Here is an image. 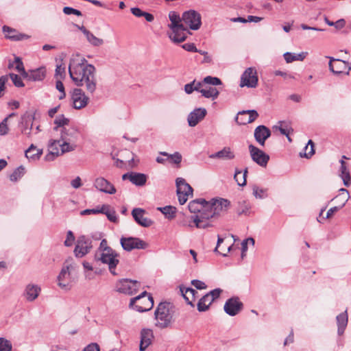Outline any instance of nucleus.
Returning a JSON list of instances; mask_svg holds the SVG:
<instances>
[{
	"label": "nucleus",
	"mask_w": 351,
	"mask_h": 351,
	"mask_svg": "<svg viewBox=\"0 0 351 351\" xmlns=\"http://www.w3.org/2000/svg\"><path fill=\"white\" fill-rule=\"evenodd\" d=\"M210 158H219L223 160H233L235 158L234 152L229 147H225L221 150L209 156Z\"/></svg>",
	"instance_id": "29"
},
{
	"label": "nucleus",
	"mask_w": 351,
	"mask_h": 351,
	"mask_svg": "<svg viewBox=\"0 0 351 351\" xmlns=\"http://www.w3.org/2000/svg\"><path fill=\"white\" fill-rule=\"evenodd\" d=\"M147 292L144 291L139 295L130 300V306L138 312L149 311L154 306V300L152 296L146 297Z\"/></svg>",
	"instance_id": "9"
},
{
	"label": "nucleus",
	"mask_w": 351,
	"mask_h": 351,
	"mask_svg": "<svg viewBox=\"0 0 351 351\" xmlns=\"http://www.w3.org/2000/svg\"><path fill=\"white\" fill-rule=\"evenodd\" d=\"M225 239L229 241L230 240H232L233 241H239V239L237 236L230 233H226L223 237L221 235L217 236V241H223Z\"/></svg>",
	"instance_id": "56"
},
{
	"label": "nucleus",
	"mask_w": 351,
	"mask_h": 351,
	"mask_svg": "<svg viewBox=\"0 0 351 351\" xmlns=\"http://www.w3.org/2000/svg\"><path fill=\"white\" fill-rule=\"evenodd\" d=\"M8 75H3V76L0 77V97H1L4 94V91H5V84L8 82Z\"/></svg>",
	"instance_id": "61"
},
{
	"label": "nucleus",
	"mask_w": 351,
	"mask_h": 351,
	"mask_svg": "<svg viewBox=\"0 0 351 351\" xmlns=\"http://www.w3.org/2000/svg\"><path fill=\"white\" fill-rule=\"evenodd\" d=\"M95 71V67L88 64L85 58L72 60L69 66V75L75 85H84L87 91L91 94L95 91L97 87Z\"/></svg>",
	"instance_id": "1"
},
{
	"label": "nucleus",
	"mask_w": 351,
	"mask_h": 351,
	"mask_svg": "<svg viewBox=\"0 0 351 351\" xmlns=\"http://www.w3.org/2000/svg\"><path fill=\"white\" fill-rule=\"evenodd\" d=\"M230 204V201L226 199H213L211 201L208 202V204H206L207 213L204 214L206 216L204 219H206L207 221L212 223L213 219L217 218L228 210Z\"/></svg>",
	"instance_id": "7"
},
{
	"label": "nucleus",
	"mask_w": 351,
	"mask_h": 351,
	"mask_svg": "<svg viewBox=\"0 0 351 351\" xmlns=\"http://www.w3.org/2000/svg\"><path fill=\"white\" fill-rule=\"evenodd\" d=\"M195 80H193L191 83L186 84L184 86V91L186 94H191L195 89H197V88L195 87Z\"/></svg>",
	"instance_id": "63"
},
{
	"label": "nucleus",
	"mask_w": 351,
	"mask_h": 351,
	"mask_svg": "<svg viewBox=\"0 0 351 351\" xmlns=\"http://www.w3.org/2000/svg\"><path fill=\"white\" fill-rule=\"evenodd\" d=\"M160 155L167 156L174 164H180L182 161V155L179 152H175L173 154H169L165 152H160Z\"/></svg>",
	"instance_id": "47"
},
{
	"label": "nucleus",
	"mask_w": 351,
	"mask_h": 351,
	"mask_svg": "<svg viewBox=\"0 0 351 351\" xmlns=\"http://www.w3.org/2000/svg\"><path fill=\"white\" fill-rule=\"evenodd\" d=\"M106 207V206H97V208H93V209H86V210H84L81 212V215H90V214H98V213H101V212L102 211H104L105 210V208Z\"/></svg>",
	"instance_id": "53"
},
{
	"label": "nucleus",
	"mask_w": 351,
	"mask_h": 351,
	"mask_svg": "<svg viewBox=\"0 0 351 351\" xmlns=\"http://www.w3.org/2000/svg\"><path fill=\"white\" fill-rule=\"evenodd\" d=\"M258 84V76L255 69L247 68L241 75L240 86L255 88Z\"/></svg>",
	"instance_id": "16"
},
{
	"label": "nucleus",
	"mask_w": 351,
	"mask_h": 351,
	"mask_svg": "<svg viewBox=\"0 0 351 351\" xmlns=\"http://www.w3.org/2000/svg\"><path fill=\"white\" fill-rule=\"evenodd\" d=\"M46 71L44 67H40L27 72L25 78L29 81H41L45 77Z\"/></svg>",
	"instance_id": "30"
},
{
	"label": "nucleus",
	"mask_w": 351,
	"mask_h": 351,
	"mask_svg": "<svg viewBox=\"0 0 351 351\" xmlns=\"http://www.w3.org/2000/svg\"><path fill=\"white\" fill-rule=\"evenodd\" d=\"M171 23L168 25L171 32L169 34V38L174 43H181L186 38V27L182 23V19L176 12L171 11L169 13Z\"/></svg>",
	"instance_id": "5"
},
{
	"label": "nucleus",
	"mask_w": 351,
	"mask_h": 351,
	"mask_svg": "<svg viewBox=\"0 0 351 351\" xmlns=\"http://www.w3.org/2000/svg\"><path fill=\"white\" fill-rule=\"evenodd\" d=\"M82 351H100V348L97 343H91L86 346Z\"/></svg>",
	"instance_id": "64"
},
{
	"label": "nucleus",
	"mask_w": 351,
	"mask_h": 351,
	"mask_svg": "<svg viewBox=\"0 0 351 351\" xmlns=\"http://www.w3.org/2000/svg\"><path fill=\"white\" fill-rule=\"evenodd\" d=\"M85 36L87 42L93 47H100L104 45V41L102 38L95 36L91 32L87 29L84 25H74Z\"/></svg>",
	"instance_id": "21"
},
{
	"label": "nucleus",
	"mask_w": 351,
	"mask_h": 351,
	"mask_svg": "<svg viewBox=\"0 0 351 351\" xmlns=\"http://www.w3.org/2000/svg\"><path fill=\"white\" fill-rule=\"evenodd\" d=\"M330 59L328 63L329 70L335 75L345 73L348 75L351 70V66H349L348 62L341 60L340 59H335L332 57H328Z\"/></svg>",
	"instance_id": "13"
},
{
	"label": "nucleus",
	"mask_w": 351,
	"mask_h": 351,
	"mask_svg": "<svg viewBox=\"0 0 351 351\" xmlns=\"http://www.w3.org/2000/svg\"><path fill=\"white\" fill-rule=\"evenodd\" d=\"M91 248V243H77L74 249L75 256L77 258H82L87 254Z\"/></svg>",
	"instance_id": "32"
},
{
	"label": "nucleus",
	"mask_w": 351,
	"mask_h": 351,
	"mask_svg": "<svg viewBox=\"0 0 351 351\" xmlns=\"http://www.w3.org/2000/svg\"><path fill=\"white\" fill-rule=\"evenodd\" d=\"M147 180V176L145 174L132 171L130 182L133 184L137 186H143L145 184Z\"/></svg>",
	"instance_id": "36"
},
{
	"label": "nucleus",
	"mask_w": 351,
	"mask_h": 351,
	"mask_svg": "<svg viewBox=\"0 0 351 351\" xmlns=\"http://www.w3.org/2000/svg\"><path fill=\"white\" fill-rule=\"evenodd\" d=\"M160 210L166 216L168 215L169 217H173V214L175 213L176 208L173 206H169L160 208Z\"/></svg>",
	"instance_id": "57"
},
{
	"label": "nucleus",
	"mask_w": 351,
	"mask_h": 351,
	"mask_svg": "<svg viewBox=\"0 0 351 351\" xmlns=\"http://www.w3.org/2000/svg\"><path fill=\"white\" fill-rule=\"evenodd\" d=\"M206 113L207 111L204 108H195L188 115L187 121L189 125L191 127L197 125V123L205 117Z\"/></svg>",
	"instance_id": "22"
},
{
	"label": "nucleus",
	"mask_w": 351,
	"mask_h": 351,
	"mask_svg": "<svg viewBox=\"0 0 351 351\" xmlns=\"http://www.w3.org/2000/svg\"><path fill=\"white\" fill-rule=\"evenodd\" d=\"M337 324V332L339 335H342L348 324V317L347 311L340 313L336 317Z\"/></svg>",
	"instance_id": "33"
},
{
	"label": "nucleus",
	"mask_w": 351,
	"mask_h": 351,
	"mask_svg": "<svg viewBox=\"0 0 351 351\" xmlns=\"http://www.w3.org/2000/svg\"><path fill=\"white\" fill-rule=\"evenodd\" d=\"M340 162L341 167L339 169V176L341 178L343 184L346 186H349L351 184V177L350 175L349 170L344 160H341Z\"/></svg>",
	"instance_id": "34"
},
{
	"label": "nucleus",
	"mask_w": 351,
	"mask_h": 351,
	"mask_svg": "<svg viewBox=\"0 0 351 351\" xmlns=\"http://www.w3.org/2000/svg\"><path fill=\"white\" fill-rule=\"evenodd\" d=\"M8 117H5L0 123V135H5L8 132Z\"/></svg>",
	"instance_id": "58"
},
{
	"label": "nucleus",
	"mask_w": 351,
	"mask_h": 351,
	"mask_svg": "<svg viewBox=\"0 0 351 351\" xmlns=\"http://www.w3.org/2000/svg\"><path fill=\"white\" fill-rule=\"evenodd\" d=\"M77 278V265L72 258H68L62 264L57 276L58 286L62 290L71 289Z\"/></svg>",
	"instance_id": "3"
},
{
	"label": "nucleus",
	"mask_w": 351,
	"mask_h": 351,
	"mask_svg": "<svg viewBox=\"0 0 351 351\" xmlns=\"http://www.w3.org/2000/svg\"><path fill=\"white\" fill-rule=\"evenodd\" d=\"M304 156L306 158H311L315 153L314 143L312 140H309L307 145L304 147Z\"/></svg>",
	"instance_id": "51"
},
{
	"label": "nucleus",
	"mask_w": 351,
	"mask_h": 351,
	"mask_svg": "<svg viewBox=\"0 0 351 351\" xmlns=\"http://www.w3.org/2000/svg\"><path fill=\"white\" fill-rule=\"evenodd\" d=\"M153 338L152 330L148 328H143L141 332L139 350L145 351L149 346L151 345Z\"/></svg>",
	"instance_id": "26"
},
{
	"label": "nucleus",
	"mask_w": 351,
	"mask_h": 351,
	"mask_svg": "<svg viewBox=\"0 0 351 351\" xmlns=\"http://www.w3.org/2000/svg\"><path fill=\"white\" fill-rule=\"evenodd\" d=\"M247 173V167H246L243 171L237 168L235 169L234 179L239 186H243L246 185V178Z\"/></svg>",
	"instance_id": "35"
},
{
	"label": "nucleus",
	"mask_w": 351,
	"mask_h": 351,
	"mask_svg": "<svg viewBox=\"0 0 351 351\" xmlns=\"http://www.w3.org/2000/svg\"><path fill=\"white\" fill-rule=\"evenodd\" d=\"M130 10H131L132 14H134L136 17H138V18L139 17H145V20L147 22H152L154 19L153 14H152L149 12L143 11L139 8H132Z\"/></svg>",
	"instance_id": "41"
},
{
	"label": "nucleus",
	"mask_w": 351,
	"mask_h": 351,
	"mask_svg": "<svg viewBox=\"0 0 351 351\" xmlns=\"http://www.w3.org/2000/svg\"><path fill=\"white\" fill-rule=\"evenodd\" d=\"M102 206H106V208L105 210L101 212V213L105 214L110 221H115L117 220L115 211L112 210L110 206L108 204H103Z\"/></svg>",
	"instance_id": "49"
},
{
	"label": "nucleus",
	"mask_w": 351,
	"mask_h": 351,
	"mask_svg": "<svg viewBox=\"0 0 351 351\" xmlns=\"http://www.w3.org/2000/svg\"><path fill=\"white\" fill-rule=\"evenodd\" d=\"M63 12L65 14H67V15L75 14V15H77L78 16H80L82 15V12L80 10L74 9V8H71V7H64L63 8Z\"/></svg>",
	"instance_id": "59"
},
{
	"label": "nucleus",
	"mask_w": 351,
	"mask_h": 351,
	"mask_svg": "<svg viewBox=\"0 0 351 351\" xmlns=\"http://www.w3.org/2000/svg\"><path fill=\"white\" fill-rule=\"evenodd\" d=\"M25 174V168L23 166H20L10 175V180L12 182H16L21 178Z\"/></svg>",
	"instance_id": "48"
},
{
	"label": "nucleus",
	"mask_w": 351,
	"mask_h": 351,
	"mask_svg": "<svg viewBox=\"0 0 351 351\" xmlns=\"http://www.w3.org/2000/svg\"><path fill=\"white\" fill-rule=\"evenodd\" d=\"M42 154L43 149H37L33 144L25 151L27 158L32 160H38Z\"/></svg>",
	"instance_id": "37"
},
{
	"label": "nucleus",
	"mask_w": 351,
	"mask_h": 351,
	"mask_svg": "<svg viewBox=\"0 0 351 351\" xmlns=\"http://www.w3.org/2000/svg\"><path fill=\"white\" fill-rule=\"evenodd\" d=\"M183 23L189 26L191 29L197 30L202 25V17L199 12L194 10H190L182 14Z\"/></svg>",
	"instance_id": "12"
},
{
	"label": "nucleus",
	"mask_w": 351,
	"mask_h": 351,
	"mask_svg": "<svg viewBox=\"0 0 351 351\" xmlns=\"http://www.w3.org/2000/svg\"><path fill=\"white\" fill-rule=\"evenodd\" d=\"M56 89L58 90L60 93V95L59 96L60 99H62L65 97L66 93L64 91V86L62 82L60 80H58L56 84Z\"/></svg>",
	"instance_id": "60"
},
{
	"label": "nucleus",
	"mask_w": 351,
	"mask_h": 351,
	"mask_svg": "<svg viewBox=\"0 0 351 351\" xmlns=\"http://www.w3.org/2000/svg\"><path fill=\"white\" fill-rule=\"evenodd\" d=\"M221 293V290L220 289H215L201 298L197 304L198 311L204 312L207 311L215 300L219 297Z\"/></svg>",
	"instance_id": "14"
},
{
	"label": "nucleus",
	"mask_w": 351,
	"mask_h": 351,
	"mask_svg": "<svg viewBox=\"0 0 351 351\" xmlns=\"http://www.w3.org/2000/svg\"><path fill=\"white\" fill-rule=\"evenodd\" d=\"M180 290L187 304L191 306H194L193 302L195 300L197 291L192 288H185L182 287Z\"/></svg>",
	"instance_id": "31"
},
{
	"label": "nucleus",
	"mask_w": 351,
	"mask_h": 351,
	"mask_svg": "<svg viewBox=\"0 0 351 351\" xmlns=\"http://www.w3.org/2000/svg\"><path fill=\"white\" fill-rule=\"evenodd\" d=\"M3 30L5 34V36L7 38L14 40H21L25 36L23 34H16V31L14 29H12V28L8 26H3Z\"/></svg>",
	"instance_id": "43"
},
{
	"label": "nucleus",
	"mask_w": 351,
	"mask_h": 351,
	"mask_svg": "<svg viewBox=\"0 0 351 351\" xmlns=\"http://www.w3.org/2000/svg\"><path fill=\"white\" fill-rule=\"evenodd\" d=\"M132 217L137 223L143 227H149L153 223L152 221L146 217L145 210L143 208H134L132 211Z\"/></svg>",
	"instance_id": "23"
},
{
	"label": "nucleus",
	"mask_w": 351,
	"mask_h": 351,
	"mask_svg": "<svg viewBox=\"0 0 351 351\" xmlns=\"http://www.w3.org/2000/svg\"><path fill=\"white\" fill-rule=\"evenodd\" d=\"M177 195L181 205L185 204L189 195L193 194L192 187L182 178H178L176 180Z\"/></svg>",
	"instance_id": "11"
},
{
	"label": "nucleus",
	"mask_w": 351,
	"mask_h": 351,
	"mask_svg": "<svg viewBox=\"0 0 351 351\" xmlns=\"http://www.w3.org/2000/svg\"><path fill=\"white\" fill-rule=\"evenodd\" d=\"M73 107L75 109H82L88 103L89 98L80 88H75L71 95Z\"/></svg>",
	"instance_id": "17"
},
{
	"label": "nucleus",
	"mask_w": 351,
	"mask_h": 351,
	"mask_svg": "<svg viewBox=\"0 0 351 351\" xmlns=\"http://www.w3.org/2000/svg\"><path fill=\"white\" fill-rule=\"evenodd\" d=\"M237 248H239V243H217L215 251L223 256H226L229 252H236Z\"/></svg>",
	"instance_id": "25"
},
{
	"label": "nucleus",
	"mask_w": 351,
	"mask_h": 351,
	"mask_svg": "<svg viewBox=\"0 0 351 351\" xmlns=\"http://www.w3.org/2000/svg\"><path fill=\"white\" fill-rule=\"evenodd\" d=\"M200 93L203 97L206 98H211L212 99H215L219 94V90L216 88L210 86L202 88V90H200Z\"/></svg>",
	"instance_id": "42"
},
{
	"label": "nucleus",
	"mask_w": 351,
	"mask_h": 351,
	"mask_svg": "<svg viewBox=\"0 0 351 351\" xmlns=\"http://www.w3.org/2000/svg\"><path fill=\"white\" fill-rule=\"evenodd\" d=\"M154 315L157 327L160 328L169 327L173 320V311L170 303L160 302L155 311Z\"/></svg>",
	"instance_id": "8"
},
{
	"label": "nucleus",
	"mask_w": 351,
	"mask_h": 351,
	"mask_svg": "<svg viewBox=\"0 0 351 351\" xmlns=\"http://www.w3.org/2000/svg\"><path fill=\"white\" fill-rule=\"evenodd\" d=\"M69 123V119L66 118L63 114L57 116L54 120V124L56 127L54 130L56 131H60L61 128H65V125H68Z\"/></svg>",
	"instance_id": "44"
},
{
	"label": "nucleus",
	"mask_w": 351,
	"mask_h": 351,
	"mask_svg": "<svg viewBox=\"0 0 351 351\" xmlns=\"http://www.w3.org/2000/svg\"><path fill=\"white\" fill-rule=\"evenodd\" d=\"M252 160L262 167H265L269 160V156L253 145L248 146Z\"/></svg>",
	"instance_id": "15"
},
{
	"label": "nucleus",
	"mask_w": 351,
	"mask_h": 351,
	"mask_svg": "<svg viewBox=\"0 0 351 351\" xmlns=\"http://www.w3.org/2000/svg\"><path fill=\"white\" fill-rule=\"evenodd\" d=\"M203 82L207 84L211 85H220L221 84V81L219 78L212 76H207L204 77Z\"/></svg>",
	"instance_id": "54"
},
{
	"label": "nucleus",
	"mask_w": 351,
	"mask_h": 351,
	"mask_svg": "<svg viewBox=\"0 0 351 351\" xmlns=\"http://www.w3.org/2000/svg\"><path fill=\"white\" fill-rule=\"evenodd\" d=\"M251 208L250 203L246 200L239 201L238 202L237 213L241 215H248Z\"/></svg>",
	"instance_id": "45"
},
{
	"label": "nucleus",
	"mask_w": 351,
	"mask_h": 351,
	"mask_svg": "<svg viewBox=\"0 0 351 351\" xmlns=\"http://www.w3.org/2000/svg\"><path fill=\"white\" fill-rule=\"evenodd\" d=\"M140 285V282L136 280L121 279L117 282L115 291L125 295H132L137 292Z\"/></svg>",
	"instance_id": "10"
},
{
	"label": "nucleus",
	"mask_w": 351,
	"mask_h": 351,
	"mask_svg": "<svg viewBox=\"0 0 351 351\" xmlns=\"http://www.w3.org/2000/svg\"><path fill=\"white\" fill-rule=\"evenodd\" d=\"M191 285L194 286L197 289L199 290L205 289L207 287L206 285L204 282L199 280H193L191 281Z\"/></svg>",
	"instance_id": "62"
},
{
	"label": "nucleus",
	"mask_w": 351,
	"mask_h": 351,
	"mask_svg": "<svg viewBox=\"0 0 351 351\" xmlns=\"http://www.w3.org/2000/svg\"><path fill=\"white\" fill-rule=\"evenodd\" d=\"M41 291L40 287L34 284H28L24 291V297L28 302L34 301L40 295Z\"/></svg>",
	"instance_id": "27"
},
{
	"label": "nucleus",
	"mask_w": 351,
	"mask_h": 351,
	"mask_svg": "<svg viewBox=\"0 0 351 351\" xmlns=\"http://www.w3.org/2000/svg\"><path fill=\"white\" fill-rule=\"evenodd\" d=\"M106 235L103 232L96 231L91 234L90 237H86L84 235L80 237L77 241H88L90 239L95 241H106Z\"/></svg>",
	"instance_id": "39"
},
{
	"label": "nucleus",
	"mask_w": 351,
	"mask_h": 351,
	"mask_svg": "<svg viewBox=\"0 0 351 351\" xmlns=\"http://www.w3.org/2000/svg\"><path fill=\"white\" fill-rule=\"evenodd\" d=\"M242 307L243 304L238 298H231L226 302L223 309L228 315L234 316L239 313Z\"/></svg>",
	"instance_id": "20"
},
{
	"label": "nucleus",
	"mask_w": 351,
	"mask_h": 351,
	"mask_svg": "<svg viewBox=\"0 0 351 351\" xmlns=\"http://www.w3.org/2000/svg\"><path fill=\"white\" fill-rule=\"evenodd\" d=\"M10 77L13 84L16 87H23V86H24V84L23 83L21 77L20 76H19L18 75L14 74V73H10Z\"/></svg>",
	"instance_id": "55"
},
{
	"label": "nucleus",
	"mask_w": 351,
	"mask_h": 351,
	"mask_svg": "<svg viewBox=\"0 0 351 351\" xmlns=\"http://www.w3.org/2000/svg\"><path fill=\"white\" fill-rule=\"evenodd\" d=\"M59 140H50L48 145L49 153L45 158L47 161H52L56 157L75 149L76 141L78 138V130L74 127L60 129Z\"/></svg>",
	"instance_id": "2"
},
{
	"label": "nucleus",
	"mask_w": 351,
	"mask_h": 351,
	"mask_svg": "<svg viewBox=\"0 0 351 351\" xmlns=\"http://www.w3.org/2000/svg\"><path fill=\"white\" fill-rule=\"evenodd\" d=\"M307 52H301L300 53H293L291 52H286L283 56L287 63H291L293 61H302L307 56Z\"/></svg>",
	"instance_id": "38"
},
{
	"label": "nucleus",
	"mask_w": 351,
	"mask_h": 351,
	"mask_svg": "<svg viewBox=\"0 0 351 351\" xmlns=\"http://www.w3.org/2000/svg\"><path fill=\"white\" fill-rule=\"evenodd\" d=\"M339 192H340V193H339V196L338 197H342V204H341L340 205L334 206L332 208H330L326 213V216L325 217L326 219L330 218L335 212H337L341 208H342L346 205V204L348 201V199H350V194L347 189H343V188L340 189Z\"/></svg>",
	"instance_id": "28"
},
{
	"label": "nucleus",
	"mask_w": 351,
	"mask_h": 351,
	"mask_svg": "<svg viewBox=\"0 0 351 351\" xmlns=\"http://www.w3.org/2000/svg\"><path fill=\"white\" fill-rule=\"evenodd\" d=\"M93 185L98 191L107 194L112 195L117 192L114 185L103 177L95 178Z\"/></svg>",
	"instance_id": "19"
},
{
	"label": "nucleus",
	"mask_w": 351,
	"mask_h": 351,
	"mask_svg": "<svg viewBox=\"0 0 351 351\" xmlns=\"http://www.w3.org/2000/svg\"><path fill=\"white\" fill-rule=\"evenodd\" d=\"M206 204H208V202L202 198L193 200L189 204V211L194 214L191 216V220L197 228L205 229L213 226L210 221H207L206 219L202 218L205 217L204 214L207 213Z\"/></svg>",
	"instance_id": "4"
},
{
	"label": "nucleus",
	"mask_w": 351,
	"mask_h": 351,
	"mask_svg": "<svg viewBox=\"0 0 351 351\" xmlns=\"http://www.w3.org/2000/svg\"><path fill=\"white\" fill-rule=\"evenodd\" d=\"M122 247L126 251H131L134 249L143 250L148 247V243H120Z\"/></svg>",
	"instance_id": "40"
},
{
	"label": "nucleus",
	"mask_w": 351,
	"mask_h": 351,
	"mask_svg": "<svg viewBox=\"0 0 351 351\" xmlns=\"http://www.w3.org/2000/svg\"><path fill=\"white\" fill-rule=\"evenodd\" d=\"M258 117V114L255 110H243L237 114L235 121L239 125H245L252 123Z\"/></svg>",
	"instance_id": "18"
},
{
	"label": "nucleus",
	"mask_w": 351,
	"mask_h": 351,
	"mask_svg": "<svg viewBox=\"0 0 351 351\" xmlns=\"http://www.w3.org/2000/svg\"><path fill=\"white\" fill-rule=\"evenodd\" d=\"M253 195L257 199H263L267 197V190L261 189L256 185L252 186Z\"/></svg>",
	"instance_id": "50"
},
{
	"label": "nucleus",
	"mask_w": 351,
	"mask_h": 351,
	"mask_svg": "<svg viewBox=\"0 0 351 351\" xmlns=\"http://www.w3.org/2000/svg\"><path fill=\"white\" fill-rule=\"evenodd\" d=\"M9 67H14L25 77L27 72L25 71L23 63L19 57H15L14 62L9 64Z\"/></svg>",
	"instance_id": "46"
},
{
	"label": "nucleus",
	"mask_w": 351,
	"mask_h": 351,
	"mask_svg": "<svg viewBox=\"0 0 351 351\" xmlns=\"http://www.w3.org/2000/svg\"><path fill=\"white\" fill-rule=\"evenodd\" d=\"M12 343L8 339L1 337L0 338V351H11Z\"/></svg>",
	"instance_id": "52"
},
{
	"label": "nucleus",
	"mask_w": 351,
	"mask_h": 351,
	"mask_svg": "<svg viewBox=\"0 0 351 351\" xmlns=\"http://www.w3.org/2000/svg\"><path fill=\"white\" fill-rule=\"evenodd\" d=\"M254 138L261 145L264 146L265 141L271 136L270 130L265 125H258L254 130Z\"/></svg>",
	"instance_id": "24"
},
{
	"label": "nucleus",
	"mask_w": 351,
	"mask_h": 351,
	"mask_svg": "<svg viewBox=\"0 0 351 351\" xmlns=\"http://www.w3.org/2000/svg\"><path fill=\"white\" fill-rule=\"evenodd\" d=\"M107 243H100L99 251L95 257L100 260L103 263L108 265L110 272L113 276H117L116 267L119 261L117 258V254L111 247L106 245Z\"/></svg>",
	"instance_id": "6"
}]
</instances>
